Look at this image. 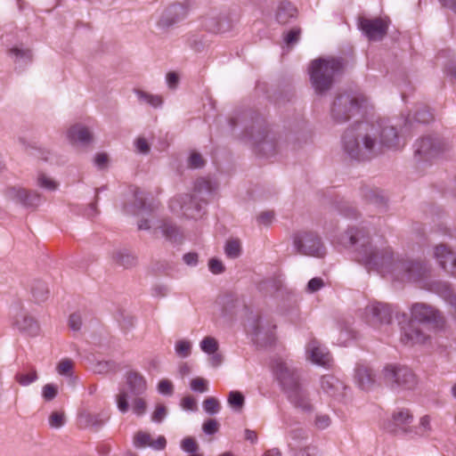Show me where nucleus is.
I'll return each mask as SVG.
<instances>
[{"label":"nucleus","instance_id":"1","mask_svg":"<svg viewBox=\"0 0 456 456\" xmlns=\"http://www.w3.org/2000/svg\"><path fill=\"white\" fill-rule=\"evenodd\" d=\"M339 241L346 248H354L357 262L369 269L378 270L383 275L391 273L402 281L418 282L428 270L420 262L395 259L389 247L374 243L363 229H349L341 235Z\"/></svg>","mask_w":456,"mask_h":456},{"label":"nucleus","instance_id":"2","mask_svg":"<svg viewBox=\"0 0 456 456\" xmlns=\"http://www.w3.org/2000/svg\"><path fill=\"white\" fill-rule=\"evenodd\" d=\"M344 151L352 159L363 160L400 145L397 128L390 120L360 122L347 128L342 138Z\"/></svg>","mask_w":456,"mask_h":456},{"label":"nucleus","instance_id":"3","mask_svg":"<svg viewBox=\"0 0 456 456\" xmlns=\"http://www.w3.org/2000/svg\"><path fill=\"white\" fill-rule=\"evenodd\" d=\"M274 373L280 381L289 402L297 408L310 411L312 404L306 388L299 382V375L291 362L279 361Z\"/></svg>","mask_w":456,"mask_h":456},{"label":"nucleus","instance_id":"4","mask_svg":"<svg viewBox=\"0 0 456 456\" xmlns=\"http://www.w3.org/2000/svg\"><path fill=\"white\" fill-rule=\"evenodd\" d=\"M342 69V63L338 59L319 58L314 60L309 66L310 80L315 92L322 94L330 89L334 77Z\"/></svg>","mask_w":456,"mask_h":456},{"label":"nucleus","instance_id":"5","mask_svg":"<svg viewBox=\"0 0 456 456\" xmlns=\"http://www.w3.org/2000/svg\"><path fill=\"white\" fill-rule=\"evenodd\" d=\"M385 383L392 388L413 389L418 381L413 371L406 366L388 364L381 371Z\"/></svg>","mask_w":456,"mask_h":456},{"label":"nucleus","instance_id":"6","mask_svg":"<svg viewBox=\"0 0 456 456\" xmlns=\"http://www.w3.org/2000/svg\"><path fill=\"white\" fill-rule=\"evenodd\" d=\"M392 308L384 303L373 302L366 305L362 319L367 325L378 330H387L392 322Z\"/></svg>","mask_w":456,"mask_h":456},{"label":"nucleus","instance_id":"7","mask_svg":"<svg viewBox=\"0 0 456 456\" xmlns=\"http://www.w3.org/2000/svg\"><path fill=\"white\" fill-rule=\"evenodd\" d=\"M196 194H180L174 197L169 203L171 211L186 218L198 219L203 216L201 200Z\"/></svg>","mask_w":456,"mask_h":456},{"label":"nucleus","instance_id":"8","mask_svg":"<svg viewBox=\"0 0 456 456\" xmlns=\"http://www.w3.org/2000/svg\"><path fill=\"white\" fill-rule=\"evenodd\" d=\"M297 252L305 256L322 257L326 254L325 248L319 236L312 232H299L293 239Z\"/></svg>","mask_w":456,"mask_h":456},{"label":"nucleus","instance_id":"9","mask_svg":"<svg viewBox=\"0 0 456 456\" xmlns=\"http://www.w3.org/2000/svg\"><path fill=\"white\" fill-rule=\"evenodd\" d=\"M414 147L415 156L423 160H431L447 151L450 144L437 136H425L419 139Z\"/></svg>","mask_w":456,"mask_h":456},{"label":"nucleus","instance_id":"10","mask_svg":"<svg viewBox=\"0 0 456 456\" xmlns=\"http://www.w3.org/2000/svg\"><path fill=\"white\" fill-rule=\"evenodd\" d=\"M358 101L350 94L339 95L334 102L331 113L338 122H344L359 110Z\"/></svg>","mask_w":456,"mask_h":456},{"label":"nucleus","instance_id":"11","mask_svg":"<svg viewBox=\"0 0 456 456\" xmlns=\"http://www.w3.org/2000/svg\"><path fill=\"white\" fill-rule=\"evenodd\" d=\"M359 28L370 40L379 41L387 35L388 20L382 18L362 17L359 19Z\"/></svg>","mask_w":456,"mask_h":456},{"label":"nucleus","instance_id":"12","mask_svg":"<svg viewBox=\"0 0 456 456\" xmlns=\"http://www.w3.org/2000/svg\"><path fill=\"white\" fill-rule=\"evenodd\" d=\"M413 416L407 409H399L392 414L387 428L394 433H403L405 435L413 434V427L411 426Z\"/></svg>","mask_w":456,"mask_h":456},{"label":"nucleus","instance_id":"13","mask_svg":"<svg viewBox=\"0 0 456 456\" xmlns=\"http://www.w3.org/2000/svg\"><path fill=\"white\" fill-rule=\"evenodd\" d=\"M133 445L135 449L142 450L147 447L155 451H162L167 446V440L164 436H159L156 438L146 430H137L132 438Z\"/></svg>","mask_w":456,"mask_h":456},{"label":"nucleus","instance_id":"14","mask_svg":"<svg viewBox=\"0 0 456 456\" xmlns=\"http://www.w3.org/2000/svg\"><path fill=\"white\" fill-rule=\"evenodd\" d=\"M411 318L422 323H433L436 326L443 323V317L438 310L424 303H416L411 308Z\"/></svg>","mask_w":456,"mask_h":456},{"label":"nucleus","instance_id":"15","mask_svg":"<svg viewBox=\"0 0 456 456\" xmlns=\"http://www.w3.org/2000/svg\"><path fill=\"white\" fill-rule=\"evenodd\" d=\"M186 15L187 8L184 5L181 4H172L162 12L158 20V27L163 29L168 28L183 20Z\"/></svg>","mask_w":456,"mask_h":456},{"label":"nucleus","instance_id":"16","mask_svg":"<svg viewBox=\"0 0 456 456\" xmlns=\"http://www.w3.org/2000/svg\"><path fill=\"white\" fill-rule=\"evenodd\" d=\"M320 389L328 397L339 400L345 396L346 387L338 378L326 375L321 379Z\"/></svg>","mask_w":456,"mask_h":456},{"label":"nucleus","instance_id":"17","mask_svg":"<svg viewBox=\"0 0 456 456\" xmlns=\"http://www.w3.org/2000/svg\"><path fill=\"white\" fill-rule=\"evenodd\" d=\"M68 141L75 146L86 147L93 141V134L88 127L75 124L69 126L66 131Z\"/></svg>","mask_w":456,"mask_h":456},{"label":"nucleus","instance_id":"18","mask_svg":"<svg viewBox=\"0 0 456 456\" xmlns=\"http://www.w3.org/2000/svg\"><path fill=\"white\" fill-rule=\"evenodd\" d=\"M434 257L447 272L456 275V256L445 245H437L434 248Z\"/></svg>","mask_w":456,"mask_h":456},{"label":"nucleus","instance_id":"19","mask_svg":"<svg viewBox=\"0 0 456 456\" xmlns=\"http://www.w3.org/2000/svg\"><path fill=\"white\" fill-rule=\"evenodd\" d=\"M308 358L315 364L327 366L331 361L330 353L326 347L322 346L318 341L312 340L306 347Z\"/></svg>","mask_w":456,"mask_h":456},{"label":"nucleus","instance_id":"20","mask_svg":"<svg viewBox=\"0 0 456 456\" xmlns=\"http://www.w3.org/2000/svg\"><path fill=\"white\" fill-rule=\"evenodd\" d=\"M428 339L426 335L413 322H411L407 327L403 328L401 341L406 346L422 344Z\"/></svg>","mask_w":456,"mask_h":456},{"label":"nucleus","instance_id":"21","mask_svg":"<svg viewBox=\"0 0 456 456\" xmlns=\"http://www.w3.org/2000/svg\"><path fill=\"white\" fill-rule=\"evenodd\" d=\"M14 325L21 331L30 335L36 336L39 331V325L37 322L27 313H19L14 321Z\"/></svg>","mask_w":456,"mask_h":456},{"label":"nucleus","instance_id":"22","mask_svg":"<svg viewBox=\"0 0 456 456\" xmlns=\"http://www.w3.org/2000/svg\"><path fill=\"white\" fill-rule=\"evenodd\" d=\"M126 379L128 388L133 395H140L147 390L146 379L141 373L130 370L126 373Z\"/></svg>","mask_w":456,"mask_h":456},{"label":"nucleus","instance_id":"23","mask_svg":"<svg viewBox=\"0 0 456 456\" xmlns=\"http://www.w3.org/2000/svg\"><path fill=\"white\" fill-rule=\"evenodd\" d=\"M108 415L105 412H91L87 411H81L78 415V420L81 425L86 428H101L106 419Z\"/></svg>","mask_w":456,"mask_h":456},{"label":"nucleus","instance_id":"24","mask_svg":"<svg viewBox=\"0 0 456 456\" xmlns=\"http://www.w3.org/2000/svg\"><path fill=\"white\" fill-rule=\"evenodd\" d=\"M153 232L156 235L160 234L171 241H176L179 238V231L177 227L167 220L157 221L153 225Z\"/></svg>","mask_w":456,"mask_h":456},{"label":"nucleus","instance_id":"25","mask_svg":"<svg viewBox=\"0 0 456 456\" xmlns=\"http://www.w3.org/2000/svg\"><path fill=\"white\" fill-rule=\"evenodd\" d=\"M355 382L362 390L370 389L374 384L372 370L364 365H359L355 369Z\"/></svg>","mask_w":456,"mask_h":456},{"label":"nucleus","instance_id":"26","mask_svg":"<svg viewBox=\"0 0 456 456\" xmlns=\"http://www.w3.org/2000/svg\"><path fill=\"white\" fill-rule=\"evenodd\" d=\"M297 15L296 7L289 1H281L277 6L275 18L281 24H287Z\"/></svg>","mask_w":456,"mask_h":456},{"label":"nucleus","instance_id":"27","mask_svg":"<svg viewBox=\"0 0 456 456\" xmlns=\"http://www.w3.org/2000/svg\"><path fill=\"white\" fill-rule=\"evenodd\" d=\"M432 289L456 310V295L448 283L437 281Z\"/></svg>","mask_w":456,"mask_h":456},{"label":"nucleus","instance_id":"28","mask_svg":"<svg viewBox=\"0 0 456 456\" xmlns=\"http://www.w3.org/2000/svg\"><path fill=\"white\" fill-rule=\"evenodd\" d=\"M112 259L125 268H131L137 264V257L126 249L113 251Z\"/></svg>","mask_w":456,"mask_h":456},{"label":"nucleus","instance_id":"29","mask_svg":"<svg viewBox=\"0 0 456 456\" xmlns=\"http://www.w3.org/2000/svg\"><path fill=\"white\" fill-rule=\"evenodd\" d=\"M10 56L14 62L20 66L25 65L32 61V52L28 48L14 46L9 51Z\"/></svg>","mask_w":456,"mask_h":456},{"label":"nucleus","instance_id":"30","mask_svg":"<svg viewBox=\"0 0 456 456\" xmlns=\"http://www.w3.org/2000/svg\"><path fill=\"white\" fill-rule=\"evenodd\" d=\"M214 191V185L211 181L201 178L197 180L194 187V194L199 196L198 198L206 204V197L209 196Z\"/></svg>","mask_w":456,"mask_h":456},{"label":"nucleus","instance_id":"31","mask_svg":"<svg viewBox=\"0 0 456 456\" xmlns=\"http://www.w3.org/2000/svg\"><path fill=\"white\" fill-rule=\"evenodd\" d=\"M140 103L149 104L153 108L160 107L163 103V99L160 95L152 94L145 91H134Z\"/></svg>","mask_w":456,"mask_h":456},{"label":"nucleus","instance_id":"32","mask_svg":"<svg viewBox=\"0 0 456 456\" xmlns=\"http://www.w3.org/2000/svg\"><path fill=\"white\" fill-rule=\"evenodd\" d=\"M31 291L34 299L38 303L44 302L48 298L49 289L44 281H35L32 285Z\"/></svg>","mask_w":456,"mask_h":456},{"label":"nucleus","instance_id":"33","mask_svg":"<svg viewBox=\"0 0 456 456\" xmlns=\"http://www.w3.org/2000/svg\"><path fill=\"white\" fill-rule=\"evenodd\" d=\"M4 195L7 200L25 206L27 200V191L20 187H9L5 190Z\"/></svg>","mask_w":456,"mask_h":456},{"label":"nucleus","instance_id":"34","mask_svg":"<svg viewBox=\"0 0 456 456\" xmlns=\"http://www.w3.org/2000/svg\"><path fill=\"white\" fill-rule=\"evenodd\" d=\"M37 184L46 191H54L59 188V183L53 177L41 173L37 177Z\"/></svg>","mask_w":456,"mask_h":456},{"label":"nucleus","instance_id":"35","mask_svg":"<svg viewBox=\"0 0 456 456\" xmlns=\"http://www.w3.org/2000/svg\"><path fill=\"white\" fill-rule=\"evenodd\" d=\"M224 253L229 258H238L241 254L240 241L236 239L227 240L224 246Z\"/></svg>","mask_w":456,"mask_h":456},{"label":"nucleus","instance_id":"36","mask_svg":"<svg viewBox=\"0 0 456 456\" xmlns=\"http://www.w3.org/2000/svg\"><path fill=\"white\" fill-rule=\"evenodd\" d=\"M192 343L187 339H179L175 343V352L180 358H187L191 354Z\"/></svg>","mask_w":456,"mask_h":456},{"label":"nucleus","instance_id":"37","mask_svg":"<svg viewBox=\"0 0 456 456\" xmlns=\"http://www.w3.org/2000/svg\"><path fill=\"white\" fill-rule=\"evenodd\" d=\"M200 347L202 352L208 355L212 353H215L216 351H218L219 344L214 337L208 336L200 342Z\"/></svg>","mask_w":456,"mask_h":456},{"label":"nucleus","instance_id":"38","mask_svg":"<svg viewBox=\"0 0 456 456\" xmlns=\"http://www.w3.org/2000/svg\"><path fill=\"white\" fill-rule=\"evenodd\" d=\"M244 395L239 391H231L228 395V403L237 411H240L244 406Z\"/></svg>","mask_w":456,"mask_h":456},{"label":"nucleus","instance_id":"39","mask_svg":"<svg viewBox=\"0 0 456 456\" xmlns=\"http://www.w3.org/2000/svg\"><path fill=\"white\" fill-rule=\"evenodd\" d=\"M431 431L430 418L425 415L420 418L419 424L418 427L413 428V434L411 436H424L429 434Z\"/></svg>","mask_w":456,"mask_h":456},{"label":"nucleus","instance_id":"40","mask_svg":"<svg viewBox=\"0 0 456 456\" xmlns=\"http://www.w3.org/2000/svg\"><path fill=\"white\" fill-rule=\"evenodd\" d=\"M74 362L69 358L61 359L56 366L58 374L70 377L73 372Z\"/></svg>","mask_w":456,"mask_h":456},{"label":"nucleus","instance_id":"41","mask_svg":"<svg viewBox=\"0 0 456 456\" xmlns=\"http://www.w3.org/2000/svg\"><path fill=\"white\" fill-rule=\"evenodd\" d=\"M15 379L20 385L27 387L37 379V373L35 370L28 372L17 373Z\"/></svg>","mask_w":456,"mask_h":456},{"label":"nucleus","instance_id":"42","mask_svg":"<svg viewBox=\"0 0 456 456\" xmlns=\"http://www.w3.org/2000/svg\"><path fill=\"white\" fill-rule=\"evenodd\" d=\"M203 409L207 413L213 415L220 411L221 406L217 399L208 397L203 402Z\"/></svg>","mask_w":456,"mask_h":456},{"label":"nucleus","instance_id":"43","mask_svg":"<svg viewBox=\"0 0 456 456\" xmlns=\"http://www.w3.org/2000/svg\"><path fill=\"white\" fill-rule=\"evenodd\" d=\"M190 387L194 392L204 393L208 389V381L203 378L197 377L191 380Z\"/></svg>","mask_w":456,"mask_h":456},{"label":"nucleus","instance_id":"44","mask_svg":"<svg viewBox=\"0 0 456 456\" xmlns=\"http://www.w3.org/2000/svg\"><path fill=\"white\" fill-rule=\"evenodd\" d=\"M66 417L64 412L53 411L49 417V425L53 428H60L64 426Z\"/></svg>","mask_w":456,"mask_h":456},{"label":"nucleus","instance_id":"45","mask_svg":"<svg viewBox=\"0 0 456 456\" xmlns=\"http://www.w3.org/2000/svg\"><path fill=\"white\" fill-rule=\"evenodd\" d=\"M118 409L122 413H126L129 409L128 395L125 390H121L116 396Z\"/></svg>","mask_w":456,"mask_h":456},{"label":"nucleus","instance_id":"46","mask_svg":"<svg viewBox=\"0 0 456 456\" xmlns=\"http://www.w3.org/2000/svg\"><path fill=\"white\" fill-rule=\"evenodd\" d=\"M132 411L138 417L144 415L147 411L146 401L142 397L134 398L132 403Z\"/></svg>","mask_w":456,"mask_h":456},{"label":"nucleus","instance_id":"47","mask_svg":"<svg viewBox=\"0 0 456 456\" xmlns=\"http://www.w3.org/2000/svg\"><path fill=\"white\" fill-rule=\"evenodd\" d=\"M151 296L154 297H165L169 293V286L166 283L157 282L151 287Z\"/></svg>","mask_w":456,"mask_h":456},{"label":"nucleus","instance_id":"48","mask_svg":"<svg viewBox=\"0 0 456 456\" xmlns=\"http://www.w3.org/2000/svg\"><path fill=\"white\" fill-rule=\"evenodd\" d=\"M58 394V387L53 384H46L42 387V397L45 401L50 402L53 400Z\"/></svg>","mask_w":456,"mask_h":456},{"label":"nucleus","instance_id":"49","mask_svg":"<svg viewBox=\"0 0 456 456\" xmlns=\"http://www.w3.org/2000/svg\"><path fill=\"white\" fill-rule=\"evenodd\" d=\"M188 167L191 168H200L205 165L202 156L196 151H192L188 158Z\"/></svg>","mask_w":456,"mask_h":456},{"label":"nucleus","instance_id":"50","mask_svg":"<svg viewBox=\"0 0 456 456\" xmlns=\"http://www.w3.org/2000/svg\"><path fill=\"white\" fill-rule=\"evenodd\" d=\"M181 448L186 452L195 453L199 449V445L192 437H185L181 442Z\"/></svg>","mask_w":456,"mask_h":456},{"label":"nucleus","instance_id":"51","mask_svg":"<svg viewBox=\"0 0 456 456\" xmlns=\"http://www.w3.org/2000/svg\"><path fill=\"white\" fill-rule=\"evenodd\" d=\"M167 410L166 406L159 404L156 406L155 411L151 415V420L156 423H160L167 416Z\"/></svg>","mask_w":456,"mask_h":456},{"label":"nucleus","instance_id":"52","mask_svg":"<svg viewBox=\"0 0 456 456\" xmlns=\"http://www.w3.org/2000/svg\"><path fill=\"white\" fill-rule=\"evenodd\" d=\"M115 370L116 365L111 362H99L94 367V371L97 373H109Z\"/></svg>","mask_w":456,"mask_h":456},{"label":"nucleus","instance_id":"53","mask_svg":"<svg viewBox=\"0 0 456 456\" xmlns=\"http://www.w3.org/2000/svg\"><path fill=\"white\" fill-rule=\"evenodd\" d=\"M323 287H324V281L320 277H315V278L311 279L308 281L306 290L309 293H314V292L320 290Z\"/></svg>","mask_w":456,"mask_h":456},{"label":"nucleus","instance_id":"54","mask_svg":"<svg viewBox=\"0 0 456 456\" xmlns=\"http://www.w3.org/2000/svg\"><path fill=\"white\" fill-rule=\"evenodd\" d=\"M174 390L173 384L168 379H161L158 384V391L162 395H172Z\"/></svg>","mask_w":456,"mask_h":456},{"label":"nucleus","instance_id":"55","mask_svg":"<svg viewBox=\"0 0 456 456\" xmlns=\"http://www.w3.org/2000/svg\"><path fill=\"white\" fill-rule=\"evenodd\" d=\"M27 200H25V206H37L41 202V195L36 191H27Z\"/></svg>","mask_w":456,"mask_h":456},{"label":"nucleus","instance_id":"56","mask_svg":"<svg viewBox=\"0 0 456 456\" xmlns=\"http://www.w3.org/2000/svg\"><path fill=\"white\" fill-rule=\"evenodd\" d=\"M301 30L300 28L290 29L284 37V41L288 45L297 43L299 39Z\"/></svg>","mask_w":456,"mask_h":456},{"label":"nucleus","instance_id":"57","mask_svg":"<svg viewBox=\"0 0 456 456\" xmlns=\"http://www.w3.org/2000/svg\"><path fill=\"white\" fill-rule=\"evenodd\" d=\"M134 145L136 151L142 154H148L150 152L151 147L148 142L143 137H139L135 140Z\"/></svg>","mask_w":456,"mask_h":456},{"label":"nucleus","instance_id":"58","mask_svg":"<svg viewBox=\"0 0 456 456\" xmlns=\"http://www.w3.org/2000/svg\"><path fill=\"white\" fill-rule=\"evenodd\" d=\"M208 267L211 273L215 274L222 273L224 271L222 261L217 258H211L208 262Z\"/></svg>","mask_w":456,"mask_h":456},{"label":"nucleus","instance_id":"59","mask_svg":"<svg viewBox=\"0 0 456 456\" xmlns=\"http://www.w3.org/2000/svg\"><path fill=\"white\" fill-rule=\"evenodd\" d=\"M256 219L259 224L268 225L274 219V213L273 211H264L257 216Z\"/></svg>","mask_w":456,"mask_h":456},{"label":"nucleus","instance_id":"60","mask_svg":"<svg viewBox=\"0 0 456 456\" xmlns=\"http://www.w3.org/2000/svg\"><path fill=\"white\" fill-rule=\"evenodd\" d=\"M365 197L377 207H382L385 203L384 198L373 191H367Z\"/></svg>","mask_w":456,"mask_h":456},{"label":"nucleus","instance_id":"61","mask_svg":"<svg viewBox=\"0 0 456 456\" xmlns=\"http://www.w3.org/2000/svg\"><path fill=\"white\" fill-rule=\"evenodd\" d=\"M69 324L71 330H79L82 326V317L79 314L74 313L69 316Z\"/></svg>","mask_w":456,"mask_h":456},{"label":"nucleus","instance_id":"62","mask_svg":"<svg viewBox=\"0 0 456 456\" xmlns=\"http://www.w3.org/2000/svg\"><path fill=\"white\" fill-rule=\"evenodd\" d=\"M181 407L185 411H196V400L191 396H185L181 401Z\"/></svg>","mask_w":456,"mask_h":456},{"label":"nucleus","instance_id":"63","mask_svg":"<svg viewBox=\"0 0 456 456\" xmlns=\"http://www.w3.org/2000/svg\"><path fill=\"white\" fill-rule=\"evenodd\" d=\"M219 424L215 419H208L203 424V431L208 435H213L217 432Z\"/></svg>","mask_w":456,"mask_h":456},{"label":"nucleus","instance_id":"64","mask_svg":"<svg viewBox=\"0 0 456 456\" xmlns=\"http://www.w3.org/2000/svg\"><path fill=\"white\" fill-rule=\"evenodd\" d=\"M415 118L419 122L428 123L433 119V115L428 109L424 108L416 113Z\"/></svg>","mask_w":456,"mask_h":456}]
</instances>
